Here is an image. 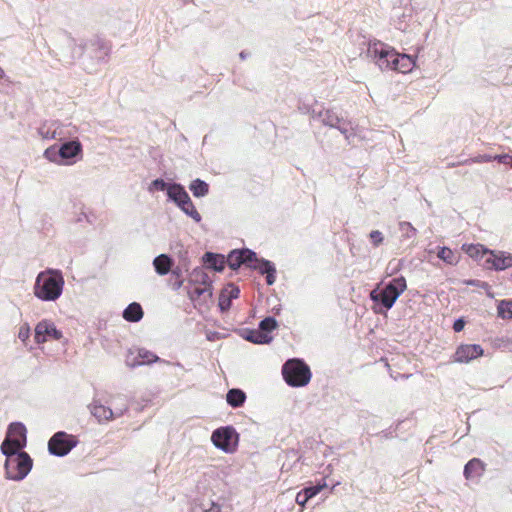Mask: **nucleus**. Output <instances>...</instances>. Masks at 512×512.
<instances>
[{
  "instance_id": "nucleus-1",
  "label": "nucleus",
  "mask_w": 512,
  "mask_h": 512,
  "mask_svg": "<svg viewBox=\"0 0 512 512\" xmlns=\"http://www.w3.org/2000/svg\"><path fill=\"white\" fill-rule=\"evenodd\" d=\"M38 135L45 140L57 139L58 157L70 160L82 157V144L77 138L66 139L63 126L58 121H45L37 129Z\"/></svg>"
},
{
  "instance_id": "nucleus-2",
  "label": "nucleus",
  "mask_w": 512,
  "mask_h": 512,
  "mask_svg": "<svg viewBox=\"0 0 512 512\" xmlns=\"http://www.w3.org/2000/svg\"><path fill=\"white\" fill-rule=\"evenodd\" d=\"M407 289V281L404 276H398L384 283L381 281L370 292L369 297L374 303V311L378 314L390 310L401 294Z\"/></svg>"
},
{
  "instance_id": "nucleus-3",
  "label": "nucleus",
  "mask_w": 512,
  "mask_h": 512,
  "mask_svg": "<svg viewBox=\"0 0 512 512\" xmlns=\"http://www.w3.org/2000/svg\"><path fill=\"white\" fill-rule=\"evenodd\" d=\"M64 283L62 272L49 268L37 275L34 295L45 302L56 301L63 293Z\"/></svg>"
},
{
  "instance_id": "nucleus-4",
  "label": "nucleus",
  "mask_w": 512,
  "mask_h": 512,
  "mask_svg": "<svg viewBox=\"0 0 512 512\" xmlns=\"http://www.w3.org/2000/svg\"><path fill=\"white\" fill-rule=\"evenodd\" d=\"M6 457L4 468L6 478L14 481L23 480L31 471L33 460L23 450H1Z\"/></svg>"
},
{
  "instance_id": "nucleus-5",
  "label": "nucleus",
  "mask_w": 512,
  "mask_h": 512,
  "mask_svg": "<svg viewBox=\"0 0 512 512\" xmlns=\"http://www.w3.org/2000/svg\"><path fill=\"white\" fill-rule=\"evenodd\" d=\"M281 371L283 379L290 387H304L312 377L310 367L301 358L288 359Z\"/></svg>"
},
{
  "instance_id": "nucleus-6",
  "label": "nucleus",
  "mask_w": 512,
  "mask_h": 512,
  "mask_svg": "<svg viewBox=\"0 0 512 512\" xmlns=\"http://www.w3.org/2000/svg\"><path fill=\"white\" fill-rule=\"evenodd\" d=\"M395 52L393 47L380 41L370 42L367 49L368 56L373 59L381 71H393Z\"/></svg>"
},
{
  "instance_id": "nucleus-7",
  "label": "nucleus",
  "mask_w": 512,
  "mask_h": 512,
  "mask_svg": "<svg viewBox=\"0 0 512 512\" xmlns=\"http://www.w3.org/2000/svg\"><path fill=\"white\" fill-rule=\"evenodd\" d=\"M57 43V50L59 52L56 54L60 55L59 60H63L66 63H72L76 58L84 54L85 46L82 44L77 45L75 39L66 31L59 33Z\"/></svg>"
},
{
  "instance_id": "nucleus-8",
  "label": "nucleus",
  "mask_w": 512,
  "mask_h": 512,
  "mask_svg": "<svg viewBox=\"0 0 512 512\" xmlns=\"http://www.w3.org/2000/svg\"><path fill=\"white\" fill-rule=\"evenodd\" d=\"M214 446L225 453H233L239 444V434L233 426L215 429L211 435Z\"/></svg>"
},
{
  "instance_id": "nucleus-9",
  "label": "nucleus",
  "mask_w": 512,
  "mask_h": 512,
  "mask_svg": "<svg viewBox=\"0 0 512 512\" xmlns=\"http://www.w3.org/2000/svg\"><path fill=\"white\" fill-rule=\"evenodd\" d=\"M311 118L320 121L325 126L338 129L346 139L349 138L350 131L352 130L350 122L339 116L334 110L322 109L317 111L313 108Z\"/></svg>"
},
{
  "instance_id": "nucleus-10",
  "label": "nucleus",
  "mask_w": 512,
  "mask_h": 512,
  "mask_svg": "<svg viewBox=\"0 0 512 512\" xmlns=\"http://www.w3.org/2000/svg\"><path fill=\"white\" fill-rule=\"evenodd\" d=\"M27 445V430L23 423L12 422L7 429L0 450H23Z\"/></svg>"
},
{
  "instance_id": "nucleus-11",
  "label": "nucleus",
  "mask_w": 512,
  "mask_h": 512,
  "mask_svg": "<svg viewBox=\"0 0 512 512\" xmlns=\"http://www.w3.org/2000/svg\"><path fill=\"white\" fill-rule=\"evenodd\" d=\"M78 444L75 436L65 431L56 432L48 441V451L51 455L57 457L66 456Z\"/></svg>"
},
{
  "instance_id": "nucleus-12",
  "label": "nucleus",
  "mask_w": 512,
  "mask_h": 512,
  "mask_svg": "<svg viewBox=\"0 0 512 512\" xmlns=\"http://www.w3.org/2000/svg\"><path fill=\"white\" fill-rule=\"evenodd\" d=\"M484 267L496 271H502L512 267V254L504 251L484 249Z\"/></svg>"
},
{
  "instance_id": "nucleus-13",
  "label": "nucleus",
  "mask_w": 512,
  "mask_h": 512,
  "mask_svg": "<svg viewBox=\"0 0 512 512\" xmlns=\"http://www.w3.org/2000/svg\"><path fill=\"white\" fill-rule=\"evenodd\" d=\"M225 259L231 270H238L242 265L249 267L250 263L257 259V253L249 248L233 249Z\"/></svg>"
},
{
  "instance_id": "nucleus-14",
  "label": "nucleus",
  "mask_w": 512,
  "mask_h": 512,
  "mask_svg": "<svg viewBox=\"0 0 512 512\" xmlns=\"http://www.w3.org/2000/svg\"><path fill=\"white\" fill-rule=\"evenodd\" d=\"M61 338L62 332L56 328L52 321L44 319L37 323L34 335L37 344H43L49 339L59 340Z\"/></svg>"
},
{
  "instance_id": "nucleus-15",
  "label": "nucleus",
  "mask_w": 512,
  "mask_h": 512,
  "mask_svg": "<svg viewBox=\"0 0 512 512\" xmlns=\"http://www.w3.org/2000/svg\"><path fill=\"white\" fill-rule=\"evenodd\" d=\"M249 268L257 270L261 275H265L267 285H273L276 281V266L265 258H258L250 263Z\"/></svg>"
},
{
  "instance_id": "nucleus-16",
  "label": "nucleus",
  "mask_w": 512,
  "mask_h": 512,
  "mask_svg": "<svg viewBox=\"0 0 512 512\" xmlns=\"http://www.w3.org/2000/svg\"><path fill=\"white\" fill-rule=\"evenodd\" d=\"M483 353V348L478 344L460 345L454 354V361L459 363H468L471 360L482 356Z\"/></svg>"
},
{
  "instance_id": "nucleus-17",
  "label": "nucleus",
  "mask_w": 512,
  "mask_h": 512,
  "mask_svg": "<svg viewBox=\"0 0 512 512\" xmlns=\"http://www.w3.org/2000/svg\"><path fill=\"white\" fill-rule=\"evenodd\" d=\"M152 265L156 274L159 276H165L172 271L175 261L171 255L162 253L153 259Z\"/></svg>"
},
{
  "instance_id": "nucleus-18",
  "label": "nucleus",
  "mask_w": 512,
  "mask_h": 512,
  "mask_svg": "<svg viewBox=\"0 0 512 512\" xmlns=\"http://www.w3.org/2000/svg\"><path fill=\"white\" fill-rule=\"evenodd\" d=\"M203 265L207 269L215 272H222L226 265V259L223 254L207 251L202 256Z\"/></svg>"
},
{
  "instance_id": "nucleus-19",
  "label": "nucleus",
  "mask_w": 512,
  "mask_h": 512,
  "mask_svg": "<svg viewBox=\"0 0 512 512\" xmlns=\"http://www.w3.org/2000/svg\"><path fill=\"white\" fill-rule=\"evenodd\" d=\"M393 71L399 73H408L413 70L416 65V58L408 54H400L397 51L394 56Z\"/></svg>"
},
{
  "instance_id": "nucleus-20",
  "label": "nucleus",
  "mask_w": 512,
  "mask_h": 512,
  "mask_svg": "<svg viewBox=\"0 0 512 512\" xmlns=\"http://www.w3.org/2000/svg\"><path fill=\"white\" fill-rule=\"evenodd\" d=\"M485 471V464L479 458L470 459L464 466L463 475L466 480L479 478Z\"/></svg>"
},
{
  "instance_id": "nucleus-21",
  "label": "nucleus",
  "mask_w": 512,
  "mask_h": 512,
  "mask_svg": "<svg viewBox=\"0 0 512 512\" xmlns=\"http://www.w3.org/2000/svg\"><path fill=\"white\" fill-rule=\"evenodd\" d=\"M167 197L168 200L173 202L177 207L188 198H190L184 186L176 182H171Z\"/></svg>"
},
{
  "instance_id": "nucleus-22",
  "label": "nucleus",
  "mask_w": 512,
  "mask_h": 512,
  "mask_svg": "<svg viewBox=\"0 0 512 512\" xmlns=\"http://www.w3.org/2000/svg\"><path fill=\"white\" fill-rule=\"evenodd\" d=\"M89 45L93 50L95 58L99 61H106V58L110 53V45L107 41L97 37L90 40Z\"/></svg>"
},
{
  "instance_id": "nucleus-23",
  "label": "nucleus",
  "mask_w": 512,
  "mask_h": 512,
  "mask_svg": "<svg viewBox=\"0 0 512 512\" xmlns=\"http://www.w3.org/2000/svg\"><path fill=\"white\" fill-rule=\"evenodd\" d=\"M241 336L244 340L251 342L253 344H269L272 342V336H266L265 334H261L259 329H249L246 328L242 331Z\"/></svg>"
},
{
  "instance_id": "nucleus-24",
  "label": "nucleus",
  "mask_w": 512,
  "mask_h": 512,
  "mask_svg": "<svg viewBox=\"0 0 512 512\" xmlns=\"http://www.w3.org/2000/svg\"><path fill=\"white\" fill-rule=\"evenodd\" d=\"M144 316V311L140 303L132 302L130 303L122 312V317L131 323H137L142 320Z\"/></svg>"
},
{
  "instance_id": "nucleus-25",
  "label": "nucleus",
  "mask_w": 512,
  "mask_h": 512,
  "mask_svg": "<svg viewBox=\"0 0 512 512\" xmlns=\"http://www.w3.org/2000/svg\"><path fill=\"white\" fill-rule=\"evenodd\" d=\"M159 360H160L159 357L157 355H155L154 353H152L151 351H148L146 349H139L138 354L133 359V361L129 362V360H127L126 362L129 366L134 368V367L140 366V365L151 364V363L157 362Z\"/></svg>"
},
{
  "instance_id": "nucleus-26",
  "label": "nucleus",
  "mask_w": 512,
  "mask_h": 512,
  "mask_svg": "<svg viewBox=\"0 0 512 512\" xmlns=\"http://www.w3.org/2000/svg\"><path fill=\"white\" fill-rule=\"evenodd\" d=\"M226 401L232 408H240L246 401V393L239 388L229 389L226 394Z\"/></svg>"
},
{
  "instance_id": "nucleus-27",
  "label": "nucleus",
  "mask_w": 512,
  "mask_h": 512,
  "mask_svg": "<svg viewBox=\"0 0 512 512\" xmlns=\"http://www.w3.org/2000/svg\"><path fill=\"white\" fill-rule=\"evenodd\" d=\"M189 283L200 284L205 287L213 288L212 280L201 267H196L191 271L189 275Z\"/></svg>"
},
{
  "instance_id": "nucleus-28",
  "label": "nucleus",
  "mask_w": 512,
  "mask_h": 512,
  "mask_svg": "<svg viewBox=\"0 0 512 512\" xmlns=\"http://www.w3.org/2000/svg\"><path fill=\"white\" fill-rule=\"evenodd\" d=\"M91 414L97 418L99 422L101 421H108L113 419V412L111 407H106L102 404H98L97 402H93L89 406Z\"/></svg>"
},
{
  "instance_id": "nucleus-29",
  "label": "nucleus",
  "mask_w": 512,
  "mask_h": 512,
  "mask_svg": "<svg viewBox=\"0 0 512 512\" xmlns=\"http://www.w3.org/2000/svg\"><path fill=\"white\" fill-rule=\"evenodd\" d=\"M189 190L192 192L194 197L202 198L208 195L209 184L204 180L197 178L191 181V183L189 184Z\"/></svg>"
},
{
  "instance_id": "nucleus-30",
  "label": "nucleus",
  "mask_w": 512,
  "mask_h": 512,
  "mask_svg": "<svg viewBox=\"0 0 512 512\" xmlns=\"http://www.w3.org/2000/svg\"><path fill=\"white\" fill-rule=\"evenodd\" d=\"M178 208L185 213L188 217L192 218L196 223H200L202 217L200 213L197 211L195 205L193 204L191 198H188L186 201L181 203Z\"/></svg>"
},
{
  "instance_id": "nucleus-31",
  "label": "nucleus",
  "mask_w": 512,
  "mask_h": 512,
  "mask_svg": "<svg viewBox=\"0 0 512 512\" xmlns=\"http://www.w3.org/2000/svg\"><path fill=\"white\" fill-rule=\"evenodd\" d=\"M497 317L503 320H512V298L498 301Z\"/></svg>"
},
{
  "instance_id": "nucleus-32",
  "label": "nucleus",
  "mask_w": 512,
  "mask_h": 512,
  "mask_svg": "<svg viewBox=\"0 0 512 512\" xmlns=\"http://www.w3.org/2000/svg\"><path fill=\"white\" fill-rule=\"evenodd\" d=\"M278 327V322L273 316H267L259 322L258 329L261 334L272 336L271 333Z\"/></svg>"
},
{
  "instance_id": "nucleus-33",
  "label": "nucleus",
  "mask_w": 512,
  "mask_h": 512,
  "mask_svg": "<svg viewBox=\"0 0 512 512\" xmlns=\"http://www.w3.org/2000/svg\"><path fill=\"white\" fill-rule=\"evenodd\" d=\"M112 412H113V419L121 417L125 412L128 411V404L125 399V397L119 395L115 397L112 401Z\"/></svg>"
},
{
  "instance_id": "nucleus-34",
  "label": "nucleus",
  "mask_w": 512,
  "mask_h": 512,
  "mask_svg": "<svg viewBox=\"0 0 512 512\" xmlns=\"http://www.w3.org/2000/svg\"><path fill=\"white\" fill-rule=\"evenodd\" d=\"M176 255L179 259V265L178 266H181L183 267V269L185 270V272H188L189 269H190V258H189V253H188V250L184 248V246L180 243H178L176 245Z\"/></svg>"
},
{
  "instance_id": "nucleus-35",
  "label": "nucleus",
  "mask_w": 512,
  "mask_h": 512,
  "mask_svg": "<svg viewBox=\"0 0 512 512\" xmlns=\"http://www.w3.org/2000/svg\"><path fill=\"white\" fill-rule=\"evenodd\" d=\"M212 290H213V288H209V287H205V286L203 288L195 287L191 290H188L187 294H188L189 299L193 303H195L201 298V296H204L205 294H207V296L209 298H211L213 295Z\"/></svg>"
},
{
  "instance_id": "nucleus-36",
  "label": "nucleus",
  "mask_w": 512,
  "mask_h": 512,
  "mask_svg": "<svg viewBox=\"0 0 512 512\" xmlns=\"http://www.w3.org/2000/svg\"><path fill=\"white\" fill-rule=\"evenodd\" d=\"M463 249L472 258H480L484 260L486 258V255H484V249L486 248L481 244L464 245Z\"/></svg>"
},
{
  "instance_id": "nucleus-37",
  "label": "nucleus",
  "mask_w": 512,
  "mask_h": 512,
  "mask_svg": "<svg viewBox=\"0 0 512 512\" xmlns=\"http://www.w3.org/2000/svg\"><path fill=\"white\" fill-rule=\"evenodd\" d=\"M171 183L166 182L162 178H156L153 180L148 187V191L150 193H153L155 191H165L166 194L168 193V190L170 188Z\"/></svg>"
},
{
  "instance_id": "nucleus-38",
  "label": "nucleus",
  "mask_w": 512,
  "mask_h": 512,
  "mask_svg": "<svg viewBox=\"0 0 512 512\" xmlns=\"http://www.w3.org/2000/svg\"><path fill=\"white\" fill-rule=\"evenodd\" d=\"M437 256L442 261L446 262L447 264H454L456 262V257L454 252L448 248V247H439V251L437 253Z\"/></svg>"
},
{
  "instance_id": "nucleus-39",
  "label": "nucleus",
  "mask_w": 512,
  "mask_h": 512,
  "mask_svg": "<svg viewBox=\"0 0 512 512\" xmlns=\"http://www.w3.org/2000/svg\"><path fill=\"white\" fill-rule=\"evenodd\" d=\"M183 272H185V270L181 266L174 267L170 272L172 276L175 277V282L172 284V288L175 291L179 290L184 284V279L182 278Z\"/></svg>"
},
{
  "instance_id": "nucleus-40",
  "label": "nucleus",
  "mask_w": 512,
  "mask_h": 512,
  "mask_svg": "<svg viewBox=\"0 0 512 512\" xmlns=\"http://www.w3.org/2000/svg\"><path fill=\"white\" fill-rule=\"evenodd\" d=\"M464 284H466L468 286H474L477 288L484 289L486 291V294L488 297H490V298L494 297V294L491 291V286L485 281H481L478 279H468V280L464 281Z\"/></svg>"
},
{
  "instance_id": "nucleus-41",
  "label": "nucleus",
  "mask_w": 512,
  "mask_h": 512,
  "mask_svg": "<svg viewBox=\"0 0 512 512\" xmlns=\"http://www.w3.org/2000/svg\"><path fill=\"white\" fill-rule=\"evenodd\" d=\"M228 289H222L219 295L218 306L222 313L227 312L232 305V300L227 296Z\"/></svg>"
},
{
  "instance_id": "nucleus-42",
  "label": "nucleus",
  "mask_w": 512,
  "mask_h": 512,
  "mask_svg": "<svg viewBox=\"0 0 512 512\" xmlns=\"http://www.w3.org/2000/svg\"><path fill=\"white\" fill-rule=\"evenodd\" d=\"M399 229L402 233V237L406 239H410L416 236L417 230L413 227V225L409 222H400Z\"/></svg>"
},
{
  "instance_id": "nucleus-43",
  "label": "nucleus",
  "mask_w": 512,
  "mask_h": 512,
  "mask_svg": "<svg viewBox=\"0 0 512 512\" xmlns=\"http://www.w3.org/2000/svg\"><path fill=\"white\" fill-rule=\"evenodd\" d=\"M512 160V155H508V154H494V155H491V154H484L482 156H478V157H472V158H469L468 160H495V161H498V160Z\"/></svg>"
},
{
  "instance_id": "nucleus-44",
  "label": "nucleus",
  "mask_w": 512,
  "mask_h": 512,
  "mask_svg": "<svg viewBox=\"0 0 512 512\" xmlns=\"http://www.w3.org/2000/svg\"><path fill=\"white\" fill-rule=\"evenodd\" d=\"M326 486V483L323 481V483H318L316 485H310L305 488H303V492L307 495L309 499L315 497L324 487Z\"/></svg>"
},
{
  "instance_id": "nucleus-45",
  "label": "nucleus",
  "mask_w": 512,
  "mask_h": 512,
  "mask_svg": "<svg viewBox=\"0 0 512 512\" xmlns=\"http://www.w3.org/2000/svg\"><path fill=\"white\" fill-rule=\"evenodd\" d=\"M369 238L374 247L380 246L384 241V236L381 231L373 230L369 233Z\"/></svg>"
},
{
  "instance_id": "nucleus-46",
  "label": "nucleus",
  "mask_w": 512,
  "mask_h": 512,
  "mask_svg": "<svg viewBox=\"0 0 512 512\" xmlns=\"http://www.w3.org/2000/svg\"><path fill=\"white\" fill-rule=\"evenodd\" d=\"M58 145L59 142L45 149L44 157L46 158V160H57Z\"/></svg>"
},
{
  "instance_id": "nucleus-47",
  "label": "nucleus",
  "mask_w": 512,
  "mask_h": 512,
  "mask_svg": "<svg viewBox=\"0 0 512 512\" xmlns=\"http://www.w3.org/2000/svg\"><path fill=\"white\" fill-rule=\"evenodd\" d=\"M30 333H31V330H30V326L28 323H24L20 329H19V332H18V338L23 342V343H26V341L29 339L30 337Z\"/></svg>"
},
{
  "instance_id": "nucleus-48",
  "label": "nucleus",
  "mask_w": 512,
  "mask_h": 512,
  "mask_svg": "<svg viewBox=\"0 0 512 512\" xmlns=\"http://www.w3.org/2000/svg\"><path fill=\"white\" fill-rule=\"evenodd\" d=\"M224 289H228L227 296L230 300L237 299L240 295L239 287L233 283H229Z\"/></svg>"
},
{
  "instance_id": "nucleus-49",
  "label": "nucleus",
  "mask_w": 512,
  "mask_h": 512,
  "mask_svg": "<svg viewBox=\"0 0 512 512\" xmlns=\"http://www.w3.org/2000/svg\"><path fill=\"white\" fill-rule=\"evenodd\" d=\"M466 325V321L463 317L456 319L453 323V330L455 332H461Z\"/></svg>"
},
{
  "instance_id": "nucleus-50",
  "label": "nucleus",
  "mask_w": 512,
  "mask_h": 512,
  "mask_svg": "<svg viewBox=\"0 0 512 512\" xmlns=\"http://www.w3.org/2000/svg\"><path fill=\"white\" fill-rule=\"evenodd\" d=\"M310 499L307 497V495L303 492V490L299 491L296 495V503L300 506H305L306 503Z\"/></svg>"
},
{
  "instance_id": "nucleus-51",
  "label": "nucleus",
  "mask_w": 512,
  "mask_h": 512,
  "mask_svg": "<svg viewBox=\"0 0 512 512\" xmlns=\"http://www.w3.org/2000/svg\"><path fill=\"white\" fill-rule=\"evenodd\" d=\"M380 435L386 439H390V438L394 437L393 431L391 429L383 430L382 432H380Z\"/></svg>"
},
{
  "instance_id": "nucleus-52",
  "label": "nucleus",
  "mask_w": 512,
  "mask_h": 512,
  "mask_svg": "<svg viewBox=\"0 0 512 512\" xmlns=\"http://www.w3.org/2000/svg\"><path fill=\"white\" fill-rule=\"evenodd\" d=\"M249 56H250V53L247 52L246 50H242L239 53V57H240L241 60H246Z\"/></svg>"
},
{
  "instance_id": "nucleus-53",
  "label": "nucleus",
  "mask_w": 512,
  "mask_h": 512,
  "mask_svg": "<svg viewBox=\"0 0 512 512\" xmlns=\"http://www.w3.org/2000/svg\"><path fill=\"white\" fill-rule=\"evenodd\" d=\"M204 512H220L219 506L213 505L210 509L205 510Z\"/></svg>"
},
{
  "instance_id": "nucleus-54",
  "label": "nucleus",
  "mask_w": 512,
  "mask_h": 512,
  "mask_svg": "<svg viewBox=\"0 0 512 512\" xmlns=\"http://www.w3.org/2000/svg\"><path fill=\"white\" fill-rule=\"evenodd\" d=\"M58 164H67V165H70V164H74L75 162H70V161H67V162H57Z\"/></svg>"
},
{
  "instance_id": "nucleus-55",
  "label": "nucleus",
  "mask_w": 512,
  "mask_h": 512,
  "mask_svg": "<svg viewBox=\"0 0 512 512\" xmlns=\"http://www.w3.org/2000/svg\"><path fill=\"white\" fill-rule=\"evenodd\" d=\"M4 76V70L0 67V79H2Z\"/></svg>"
},
{
  "instance_id": "nucleus-56",
  "label": "nucleus",
  "mask_w": 512,
  "mask_h": 512,
  "mask_svg": "<svg viewBox=\"0 0 512 512\" xmlns=\"http://www.w3.org/2000/svg\"><path fill=\"white\" fill-rule=\"evenodd\" d=\"M461 162H457V164H460ZM456 166V162H452L451 164V167H455Z\"/></svg>"
},
{
  "instance_id": "nucleus-57",
  "label": "nucleus",
  "mask_w": 512,
  "mask_h": 512,
  "mask_svg": "<svg viewBox=\"0 0 512 512\" xmlns=\"http://www.w3.org/2000/svg\"><path fill=\"white\" fill-rule=\"evenodd\" d=\"M59 52V50L57 51V53ZM52 53H56L55 50H52ZM56 56H58L57 54H55Z\"/></svg>"
},
{
  "instance_id": "nucleus-58",
  "label": "nucleus",
  "mask_w": 512,
  "mask_h": 512,
  "mask_svg": "<svg viewBox=\"0 0 512 512\" xmlns=\"http://www.w3.org/2000/svg\"><path fill=\"white\" fill-rule=\"evenodd\" d=\"M510 164V168H512V162H508Z\"/></svg>"
}]
</instances>
